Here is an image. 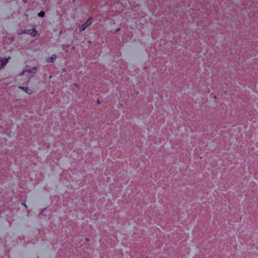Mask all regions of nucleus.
<instances>
[{
    "instance_id": "1",
    "label": "nucleus",
    "mask_w": 258,
    "mask_h": 258,
    "mask_svg": "<svg viewBox=\"0 0 258 258\" xmlns=\"http://www.w3.org/2000/svg\"><path fill=\"white\" fill-rule=\"evenodd\" d=\"M36 72V68L35 67H26L25 70L23 71L22 74L20 76L24 75L27 77L28 79H30Z\"/></svg>"
},
{
    "instance_id": "13",
    "label": "nucleus",
    "mask_w": 258,
    "mask_h": 258,
    "mask_svg": "<svg viewBox=\"0 0 258 258\" xmlns=\"http://www.w3.org/2000/svg\"><path fill=\"white\" fill-rule=\"evenodd\" d=\"M86 238L87 241L89 240V239L88 238Z\"/></svg>"
},
{
    "instance_id": "8",
    "label": "nucleus",
    "mask_w": 258,
    "mask_h": 258,
    "mask_svg": "<svg viewBox=\"0 0 258 258\" xmlns=\"http://www.w3.org/2000/svg\"><path fill=\"white\" fill-rule=\"evenodd\" d=\"M88 27V26L86 25V24L85 23L83 24L81 27V30L82 31H83L87 27Z\"/></svg>"
},
{
    "instance_id": "2",
    "label": "nucleus",
    "mask_w": 258,
    "mask_h": 258,
    "mask_svg": "<svg viewBox=\"0 0 258 258\" xmlns=\"http://www.w3.org/2000/svg\"><path fill=\"white\" fill-rule=\"evenodd\" d=\"M10 59V57L4 58L0 57V69L7 63L8 60Z\"/></svg>"
},
{
    "instance_id": "5",
    "label": "nucleus",
    "mask_w": 258,
    "mask_h": 258,
    "mask_svg": "<svg viewBox=\"0 0 258 258\" xmlns=\"http://www.w3.org/2000/svg\"><path fill=\"white\" fill-rule=\"evenodd\" d=\"M19 88L25 91V92H26L27 93H28L29 94H30L31 93V90L30 89H28L27 88L19 87Z\"/></svg>"
},
{
    "instance_id": "4",
    "label": "nucleus",
    "mask_w": 258,
    "mask_h": 258,
    "mask_svg": "<svg viewBox=\"0 0 258 258\" xmlns=\"http://www.w3.org/2000/svg\"><path fill=\"white\" fill-rule=\"evenodd\" d=\"M56 56L55 54L52 55L50 57L47 59V62H52L56 59Z\"/></svg>"
},
{
    "instance_id": "10",
    "label": "nucleus",
    "mask_w": 258,
    "mask_h": 258,
    "mask_svg": "<svg viewBox=\"0 0 258 258\" xmlns=\"http://www.w3.org/2000/svg\"><path fill=\"white\" fill-rule=\"evenodd\" d=\"M120 29L119 28H117L116 30V31H119Z\"/></svg>"
},
{
    "instance_id": "9",
    "label": "nucleus",
    "mask_w": 258,
    "mask_h": 258,
    "mask_svg": "<svg viewBox=\"0 0 258 258\" xmlns=\"http://www.w3.org/2000/svg\"><path fill=\"white\" fill-rule=\"evenodd\" d=\"M27 1H28V0H23L24 2L25 3H27Z\"/></svg>"
},
{
    "instance_id": "3",
    "label": "nucleus",
    "mask_w": 258,
    "mask_h": 258,
    "mask_svg": "<svg viewBox=\"0 0 258 258\" xmlns=\"http://www.w3.org/2000/svg\"><path fill=\"white\" fill-rule=\"evenodd\" d=\"M25 33L29 34L32 36L35 37L37 34V31L35 29H32L30 30H25Z\"/></svg>"
},
{
    "instance_id": "7",
    "label": "nucleus",
    "mask_w": 258,
    "mask_h": 258,
    "mask_svg": "<svg viewBox=\"0 0 258 258\" xmlns=\"http://www.w3.org/2000/svg\"><path fill=\"white\" fill-rule=\"evenodd\" d=\"M45 15V13L44 11H42L41 12H40L39 13H38V16L40 17H44V16Z\"/></svg>"
},
{
    "instance_id": "12",
    "label": "nucleus",
    "mask_w": 258,
    "mask_h": 258,
    "mask_svg": "<svg viewBox=\"0 0 258 258\" xmlns=\"http://www.w3.org/2000/svg\"><path fill=\"white\" fill-rule=\"evenodd\" d=\"M22 204H23V205L25 207H26V205L25 204H23V203H22Z\"/></svg>"
},
{
    "instance_id": "6",
    "label": "nucleus",
    "mask_w": 258,
    "mask_h": 258,
    "mask_svg": "<svg viewBox=\"0 0 258 258\" xmlns=\"http://www.w3.org/2000/svg\"><path fill=\"white\" fill-rule=\"evenodd\" d=\"M92 23V18H89L87 21V22L85 23V24H86L87 26H88V27Z\"/></svg>"
},
{
    "instance_id": "11",
    "label": "nucleus",
    "mask_w": 258,
    "mask_h": 258,
    "mask_svg": "<svg viewBox=\"0 0 258 258\" xmlns=\"http://www.w3.org/2000/svg\"><path fill=\"white\" fill-rule=\"evenodd\" d=\"M97 103H98V104L100 103V102H99V99H98V100H97Z\"/></svg>"
}]
</instances>
